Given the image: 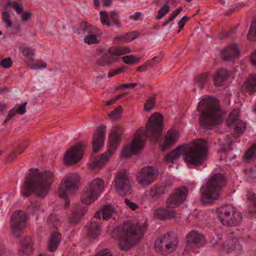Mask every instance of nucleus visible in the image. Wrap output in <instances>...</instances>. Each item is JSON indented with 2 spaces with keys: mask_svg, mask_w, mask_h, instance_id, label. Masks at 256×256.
I'll return each instance as SVG.
<instances>
[{
  "mask_svg": "<svg viewBox=\"0 0 256 256\" xmlns=\"http://www.w3.org/2000/svg\"><path fill=\"white\" fill-rule=\"evenodd\" d=\"M158 174V170L152 166L142 168L136 176L137 182L143 187L150 186L157 178Z\"/></svg>",
  "mask_w": 256,
  "mask_h": 256,
  "instance_id": "obj_15",
  "label": "nucleus"
},
{
  "mask_svg": "<svg viewBox=\"0 0 256 256\" xmlns=\"http://www.w3.org/2000/svg\"><path fill=\"white\" fill-rule=\"evenodd\" d=\"M163 58V56H155L150 60H147L144 64L140 66L137 68V70L138 72H146L149 68L155 66V64H153V60H156L158 62H160Z\"/></svg>",
  "mask_w": 256,
  "mask_h": 256,
  "instance_id": "obj_34",
  "label": "nucleus"
},
{
  "mask_svg": "<svg viewBox=\"0 0 256 256\" xmlns=\"http://www.w3.org/2000/svg\"><path fill=\"white\" fill-rule=\"evenodd\" d=\"M16 113V108H14L10 110L8 112L6 118L4 122V124H6L8 123V122L10 120V119H11L12 117H14L15 115V114Z\"/></svg>",
  "mask_w": 256,
  "mask_h": 256,
  "instance_id": "obj_54",
  "label": "nucleus"
},
{
  "mask_svg": "<svg viewBox=\"0 0 256 256\" xmlns=\"http://www.w3.org/2000/svg\"><path fill=\"white\" fill-rule=\"evenodd\" d=\"M96 256H112V253L107 249L99 252Z\"/></svg>",
  "mask_w": 256,
  "mask_h": 256,
  "instance_id": "obj_59",
  "label": "nucleus"
},
{
  "mask_svg": "<svg viewBox=\"0 0 256 256\" xmlns=\"http://www.w3.org/2000/svg\"><path fill=\"white\" fill-rule=\"evenodd\" d=\"M224 250H226L228 252H232L236 248L234 242L232 240H230L228 241H226L224 244Z\"/></svg>",
  "mask_w": 256,
  "mask_h": 256,
  "instance_id": "obj_48",
  "label": "nucleus"
},
{
  "mask_svg": "<svg viewBox=\"0 0 256 256\" xmlns=\"http://www.w3.org/2000/svg\"><path fill=\"white\" fill-rule=\"evenodd\" d=\"M79 30L82 31L84 34H88L93 33H98V28L90 24H88L86 22H82L80 26Z\"/></svg>",
  "mask_w": 256,
  "mask_h": 256,
  "instance_id": "obj_35",
  "label": "nucleus"
},
{
  "mask_svg": "<svg viewBox=\"0 0 256 256\" xmlns=\"http://www.w3.org/2000/svg\"><path fill=\"white\" fill-rule=\"evenodd\" d=\"M226 180L221 174H216L206 182V188L201 197L202 202L206 204L218 200L222 188L225 185Z\"/></svg>",
  "mask_w": 256,
  "mask_h": 256,
  "instance_id": "obj_6",
  "label": "nucleus"
},
{
  "mask_svg": "<svg viewBox=\"0 0 256 256\" xmlns=\"http://www.w3.org/2000/svg\"><path fill=\"white\" fill-rule=\"evenodd\" d=\"M190 20V18L187 16H184L178 22V26L180 28V30L178 32H180V30H182L184 25V24Z\"/></svg>",
  "mask_w": 256,
  "mask_h": 256,
  "instance_id": "obj_55",
  "label": "nucleus"
},
{
  "mask_svg": "<svg viewBox=\"0 0 256 256\" xmlns=\"http://www.w3.org/2000/svg\"><path fill=\"white\" fill-rule=\"evenodd\" d=\"M84 146V144H77L70 150H67L64 156V162L68 165L78 162L82 157Z\"/></svg>",
  "mask_w": 256,
  "mask_h": 256,
  "instance_id": "obj_16",
  "label": "nucleus"
},
{
  "mask_svg": "<svg viewBox=\"0 0 256 256\" xmlns=\"http://www.w3.org/2000/svg\"><path fill=\"white\" fill-rule=\"evenodd\" d=\"M248 175L252 178H256V168H250Z\"/></svg>",
  "mask_w": 256,
  "mask_h": 256,
  "instance_id": "obj_64",
  "label": "nucleus"
},
{
  "mask_svg": "<svg viewBox=\"0 0 256 256\" xmlns=\"http://www.w3.org/2000/svg\"><path fill=\"white\" fill-rule=\"evenodd\" d=\"M61 238V234L60 232L52 233L48 244V250L50 252H55L60 242Z\"/></svg>",
  "mask_w": 256,
  "mask_h": 256,
  "instance_id": "obj_26",
  "label": "nucleus"
},
{
  "mask_svg": "<svg viewBox=\"0 0 256 256\" xmlns=\"http://www.w3.org/2000/svg\"><path fill=\"white\" fill-rule=\"evenodd\" d=\"M164 126V118L162 114L154 113L149 118L146 123V130L140 128L134 134V140L130 148H124L122 155L128 157L131 154H136L144 147V143L148 138L153 144H156L160 138Z\"/></svg>",
  "mask_w": 256,
  "mask_h": 256,
  "instance_id": "obj_1",
  "label": "nucleus"
},
{
  "mask_svg": "<svg viewBox=\"0 0 256 256\" xmlns=\"http://www.w3.org/2000/svg\"><path fill=\"white\" fill-rule=\"evenodd\" d=\"M98 33H93L87 34L84 38V43L88 44H97L100 41L97 39L96 34Z\"/></svg>",
  "mask_w": 256,
  "mask_h": 256,
  "instance_id": "obj_39",
  "label": "nucleus"
},
{
  "mask_svg": "<svg viewBox=\"0 0 256 256\" xmlns=\"http://www.w3.org/2000/svg\"><path fill=\"white\" fill-rule=\"evenodd\" d=\"M122 133L121 126H113L109 138V147L108 152L102 154L100 157L96 158L92 163L93 168L100 167L104 166L110 159L112 154L116 151L120 141V136Z\"/></svg>",
  "mask_w": 256,
  "mask_h": 256,
  "instance_id": "obj_7",
  "label": "nucleus"
},
{
  "mask_svg": "<svg viewBox=\"0 0 256 256\" xmlns=\"http://www.w3.org/2000/svg\"><path fill=\"white\" fill-rule=\"evenodd\" d=\"M102 218L104 220H108L116 214V208L111 206H104L102 208Z\"/></svg>",
  "mask_w": 256,
  "mask_h": 256,
  "instance_id": "obj_33",
  "label": "nucleus"
},
{
  "mask_svg": "<svg viewBox=\"0 0 256 256\" xmlns=\"http://www.w3.org/2000/svg\"><path fill=\"white\" fill-rule=\"evenodd\" d=\"M12 62L10 58H7L3 59L0 63V66L5 68H8L12 66Z\"/></svg>",
  "mask_w": 256,
  "mask_h": 256,
  "instance_id": "obj_51",
  "label": "nucleus"
},
{
  "mask_svg": "<svg viewBox=\"0 0 256 256\" xmlns=\"http://www.w3.org/2000/svg\"><path fill=\"white\" fill-rule=\"evenodd\" d=\"M130 52V48L128 46H112L107 52L98 58L96 64L100 66H112L118 60L119 56Z\"/></svg>",
  "mask_w": 256,
  "mask_h": 256,
  "instance_id": "obj_12",
  "label": "nucleus"
},
{
  "mask_svg": "<svg viewBox=\"0 0 256 256\" xmlns=\"http://www.w3.org/2000/svg\"><path fill=\"white\" fill-rule=\"evenodd\" d=\"M124 202L126 205L130 208L131 210H136L137 208H138V206L136 204L134 203V202L130 201V200L128 198L124 199Z\"/></svg>",
  "mask_w": 256,
  "mask_h": 256,
  "instance_id": "obj_52",
  "label": "nucleus"
},
{
  "mask_svg": "<svg viewBox=\"0 0 256 256\" xmlns=\"http://www.w3.org/2000/svg\"><path fill=\"white\" fill-rule=\"evenodd\" d=\"M239 116V111L234 110L228 116L226 123L228 126H234L236 133H242L246 129V124L238 118Z\"/></svg>",
  "mask_w": 256,
  "mask_h": 256,
  "instance_id": "obj_18",
  "label": "nucleus"
},
{
  "mask_svg": "<svg viewBox=\"0 0 256 256\" xmlns=\"http://www.w3.org/2000/svg\"><path fill=\"white\" fill-rule=\"evenodd\" d=\"M146 226L144 224L128 222L122 228L120 246L121 250H126L136 244L144 236Z\"/></svg>",
  "mask_w": 256,
  "mask_h": 256,
  "instance_id": "obj_5",
  "label": "nucleus"
},
{
  "mask_svg": "<svg viewBox=\"0 0 256 256\" xmlns=\"http://www.w3.org/2000/svg\"><path fill=\"white\" fill-rule=\"evenodd\" d=\"M18 156V154L14 152H12L8 159L10 162H12Z\"/></svg>",
  "mask_w": 256,
  "mask_h": 256,
  "instance_id": "obj_62",
  "label": "nucleus"
},
{
  "mask_svg": "<svg viewBox=\"0 0 256 256\" xmlns=\"http://www.w3.org/2000/svg\"><path fill=\"white\" fill-rule=\"evenodd\" d=\"M238 54V50L236 44H232L222 50L220 56L224 61H232Z\"/></svg>",
  "mask_w": 256,
  "mask_h": 256,
  "instance_id": "obj_22",
  "label": "nucleus"
},
{
  "mask_svg": "<svg viewBox=\"0 0 256 256\" xmlns=\"http://www.w3.org/2000/svg\"><path fill=\"white\" fill-rule=\"evenodd\" d=\"M139 32H132L116 36L114 38V42L116 44H122L134 40L138 38Z\"/></svg>",
  "mask_w": 256,
  "mask_h": 256,
  "instance_id": "obj_24",
  "label": "nucleus"
},
{
  "mask_svg": "<svg viewBox=\"0 0 256 256\" xmlns=\"http://www.w3.org/2000/svg\"><path fill=\"white\" fill-rule=\"evenodd\" d=\"M122 72V70L120 68H116L110 72L108 74V78H111L116 74H118Z\"/></svg>",
  "mask_w": 256,
  "mask_h": 256,
  "instance_id": "obj_58",
  "label": "nucleus"
},
{
  "mask_svg": "<svg viewBox=\"0 0 256 256\" xmlns=\"http://www.w3.org/2000/svg\"><path fill=\"white\" fill-rule=\"evenodd\" d=\"M130 178L129 174L125 170H120L116 175L114 186L117 192L122 196L132 193Z\"/></svg>",
  "mask_w": 256,
  "mask_h": 256,
  "instance_id": "obj_13",
  "label": "nucleus"
},
{
  "mask_svg": "<svg viewBox=\"0 0 256 256\" xmlns=\"http://www.w3.org/2000/svg\"><path fill=\"white\" fill-rule=\"evenodd\" d=\"M221 223L226 226H232L238 224L242 220V214L230 205L218 208L216 211Z\"/></svg>",
  "mask_w": 256,
  "mask_h": 256,
  "instance_id": "obj_10",
  "label": "nucleus"
},
{
  "mask_svg": "<svg viewBox=\"0 0 256 256\" xmlns=\"http://www.w3.org/2000/svg\"><path fill=\"white\" fill-rule=\"evenodd\" d=\"M122 106H118V108H116L113 111H112L109 114L108 116L112 120H117L122 115Z\"/></svg>",
  "mask_w": 256,
  "mask_h": 256,
  "instance_id": "obj_43",
  "label": "nucleus"
},
{
  "mask_svg": "<svg viewBox=\"0 0 256 256\" xmlns=\"http://www.w3.org/2000/svg\"><path fill=\"white\" fill-rule=\"evenodd\" d=\"M122 59L124 63L128 64H136L140 60V58H136L134 55H128L124 56L122 58Z\"/></svg>",
  "mask_w": 256,
  "mask_h": 256,
  "instance_id": "obj_46",
  "label": "nucleus"
},
{
  "mask_svg": "<svg viewBox=\"0 0 256 256\" xmlns=\"http://www.w3.org/2000/svg\"><path fill=\"white\" fill-rule=\"evenodd\" d=\"M251 62L256 66V50L250 56Z\"/></svg>",
  "mask_w": 256,
  "mask_h": 256,
  "instance_id": "obj_63",
  "label": "nucleus"
},
{
  "mask_svg": "<svg viewBox=\"0 0 256 256\" xmlns=\"http://www.w3.org/2000/svg\"><path fill=\"white\" fill-rule=\"evenodd\" d=\"M110 16L112 22L118 28H121L122 25L120 22L118 13L116 11H112L110 12Z\"/></svg>",
  "mask_w": 256,
  "mask_h": 256,
  "instance_id": "obj_42",
  "label": "nucleus"
},
{
  "mask_svg": "<svg viewBox=\"0 0 256 256\" xmlns=\"http://www.w3.org/2000/svg\"><path fill=\"white\" fill-rule=\"evenodd\" d=\"M47 222L50 225H52L54 228H58L59 224V220L58 218L53 214H50L48 220Z\"/></svg>",
  "mask_w": 256,
  "mask_h": 256,
  "instance_id": "obj_47",
  "label": "nucleus"
},
{
  "mask_svg": "<svg viewBox=\"0 0 256 256\" xmlns=\"http://www.w3.org/2000/svg\"><path fill=\"white\" fill-rule=\"evenodd\" d=\"M170 6L168 4L164 5L158 11V14L156 16L157 19L162 18L169 11Z\"/></svg>",
  "mask_w": 256,
  "mask_h": 256,
  "instance_id": "obj_49",
  "label": "nucleus"
},
{
  "mask_svg": "<svg viewBox=\"0 0 256 256\" xmlns=\"http://www.w3.org/2000/svg\"><path fill=\"white\" fill-rule=\"evenodd\" d=\"M197 109L200 112L199 122L203 128L212 130L220 124L222 111L216 98L210 96L202 98L198 104Z\"/></svg>",
  "mask_w": 256,
  "mask_h": 256,
  "instance_id": "obj_3",
  "label": "nucleus"
},
{
  "mask_svg": "<svg viewBox=\"0 0 256 256\" xmlns=\"http://www.w3.org/2000/svg\"><path fill=\"white\" fill-rule=\"evenodd\" d=\"M54 178V172H39L38 168H31L22 186V196L28 197L34 194L37 198H44L48 194Z\"/></svg>",
  "mask_w": 256,
  "mask_h": 256,
  "instance_id": "obj_2",
  "label": "nucleus"
},
{
  "mask_svg": "<svg viewBox=\"0 0 256 256\" xmlns=\"http://www.w3.org/2000/svg\"><path fill=\"white\" fill-rule=\"evenodd\" d=\"M104 182L100 178H96L88 183L84 189L81 197L82 204H90L94 202L104 190Z\"/></svg>",
  "mask_w": 256,
  "mask_h": 256,
  "instance_id": "obj_9",
  "label": "nucleus"
},
{
  "mask_svg": "<svg viewBox=\"0 0 256 256\" xmlns=\"http://www.w3.org/2000/svg\"><path fill=\"white\" fill-rule=\"evenodd\" d=\"M26 213L22 210H16L12 214L10 220V229L15 237H20L22 231L26 226Z\"/></svg>",
  "mask_w": 256,
  "mask_h": 256,
  "instance_id": "obj_14",
  "label": "nucleus"
},
{
  "mask_svg": "<svg viewBox=\"0 0 256 256\" xmlns=\"http://www.w3.org/2000/svg\"><path fill=\"white\" fill-rule=\"evenodd\" d=\"M106 130V126L102 125L97 128L96 132L94 134L92 142L94 152H98L104 145Z\"/></svg>",
  "mask_w": 256,
  "mask_h": 256,
  "instance_id": "obj_19",
  "label": "nucleus"
},
{
  "mask_svg": "<svg viewBox=\"0 0 256 256\" xmlns=\"http://www.w3.org/2000/svg\"><path fill=\"white\" fill-rule=\"evenodd\" d=\"M248 38L251 41L256 40V18L251 23L250 30L248 34Z\"/></svg>",
  "mask_w": 256,
  "mask_h": 256,
  "instance_id": "obj_37",
  "label": "nucleus"
},
{
  "mask_svg": "<svg viewBox=\"0 0 256 256\" xmlns=\"http://www.w3.org/2000/svg\"><path fill=\"white\" fill-rule=\"evenodd\" d=\"M188 192V189L184 186L176 189L167 200L168 206L174 208L181 204L186 200Z\"/></svg>",
  "mask_w": 256,
  "mask_h": 256,
  "instance_id": "obj_17",
  "label": "nucleus"
},
{
  "mask_svg": "<svg viewBox=\"0 0 256 256\" xmlns=\"http://www.w3.org/2000/svg\"><path fill=\"white\" fill-rule=\"evenodd\" d=\"M21 52L24 56L28 60H33V56L34 55V50L30 48L26 47L20 48Z\"/></svg>",
  "mask_w": 256,
  "mask_h": 256,
  "instance_id": "obj_41",
  "label": "nucleus"
},
{
  "mask_svg": "<svg viewBox=\"0 0 256 256\" xmlns=\"http://www.w3.org/2000/svg\"><path fill=\"white\" fill-rule=\"evenodd\" d=\"M100 20L103 26H106L108 27L111 26L108 14L106 11L100 12Z\"/></svg>",
  "mask_w": 256,
  "mask_h": 256,
  "instance_id": "obj_44",
  "label": "nucleus"
},
{
  "mask_svg": "<svg viewBox=\"0 0 256 256\" xmlns=\"http://www.w3.org/2000/svg\"><path fill=\"white\" fill-rule=\"evenodd\" d=\"M2 20L6 24L8 27L11 28L12 26V22L10 20V15L8 12L6 11L2 12Z\"/></svg>",
  "mask_w": 256,
  "mask_h": 256,
  "instance_id": "obj_50",
  "label": "nucleus"
},
{
  "mask_svg": "<svg viewBox=\"0 0 256 256\" xmlns=\"http://www.w3.org/2000/svg\"><path fill=\"white\" fill-rule=\"evenodd\" d=\"M155 96L152 97H150L148 98L144 105V110L146 112L150 111L154 106L156 104Z\"/></svg>",
  "mask_w": 256,
  "mask_h": 256,
  "instance_id": "obj_45",
  "label": "nucleus"
},
{
  "mask_svg": "<svg viewBox=\"0 0 256 256\" xmlns=\"http://www.w3.org/2000/svg\"><path fill=\"white\" fill-rule=\"evenodd\" d=\"M178 243L176 234L174 232H168L156 239L154 242V248L158 253L166 255L174 252Z\"/></svg>",
  "mask_w": 256,
  "mask_h": 256,
  "instance_id": "obj_8",
  "label": "nucleus"
},
{
  "mask_svg": "<svg viewBox=\"0 0 256 256\" xmlns=\"http://www.w3.org/2000/svg\"><path fill=\"white\" fill-rule=\"evenodd\" d=\"M80 176L76 172L67 174L62 180L58 190L60 197H66L67 194L75 193L80 185Z\"/></svg>",
  "mask_w": 256,
  "mask_h": 256,
  "instance_id": "obj_11",
  "label": "nucleus"
},
{
  "mask_svg": "<svg viewBox=\"0 0 256 256\" xmlns=\"http://www.w3.org/2000/svg\"><path fill=\"white\" fill-rule=\"evenodd\" d=\"M87 212V208L84 206H78L76 210L72 212L68 220L70 224H75L79 222L82 216Z\"/></svg>",
  "mask_w": 256,
  "mask_h": 256,
  "instance_id": "obj_25",
  "label": "nucleus"
},
{
  "mask_svg": "<svg viewBox=\"0 0 256 256\" xmlns=\"http://www.w3.org/2000/svg\"><path fill=\"white\" fill-rule=\"evenodd\" d=\"M256 157V145L252 144L246 152L244 156V160L246 162Z\"/></svg>",
  "mask_w": 256,
  "mask_h": 256,
  "instance_id": "obj_38",
  "label": "nucleus"
},
{
  "mask_svg": "<svg viewBox=\"0 0 256 256\" xmlns=\"http://www.w3.org/2000/svg\"><path fill=\"white\" fill-rule=\"evenodd\" d=\"M28 212L32 214H38L40 212V204L37 202H30L28 206Z\"/></svg>",
  "mask_w": 256,
  "mask_h": 256,
  "instance_id": "obj_40",
  "label": "nucleus"
},
{
  "mask_svg": "<svg viewBox=\"0 0 256 256\" xmlns=\"http://www.w3.org/2000/svg\"><path fill=\"white\" fill-rule=\"evenodd\" d=\"M245 86L250 94L256 92V74L250 76L245 82Z\"/></svg>",
  "mask_w": 256,
  "mask_h": 256,
  "instance_id": "obj_36",
  "label": "nucleus"
},
{
  "mask_svg": "<svg viewBox=\"0 0 256 256\" xmlns=\"http://www.w3.org/2000/svg\"><path fill=\"white\" fill-rule=\"evenodd\" d=\"M26 102L22 104L18 109H16V112L20 115L24 114L26 112Z\"/></svg>",
  "mask_w": 256,
  "mask_h": 256,
  "instance_id": "obj_53",
  "label": "nucleus"
},
{
  "mask_svg": "<svg viewBox=\"0 0 256 256\" xmlns=\"http://www.w3.org/2000/svg\"><path fill=\"white\" fill-rule=\"evenodd\" d=\"M178 138V135L175 130H168L161 146V150L162 151H166L168 150L174 144Z\"/></svg>",
  "mask_w": 256,
  "mask_h": 256,
  "instance_id": "obj_23",
  "label": "nucleus"
},
{
  "mask_svg": "<svg viewBox=\"0 0 256 256\" xmlns=\"http://www.w3.org/2000/svg\"><path fill=\"white\" fill-rule=\"evenodd\" d=\"M166 192V186L164 184H156L154 185L150 190L149 196L153 200H156L160 196Z\"/></svg>",
  "mask_w": 256,
  "mask_h": 256,
  "instance_id": "obj_27",
  "label": "nucleus"
},
{
  "mask_svg": "<svg viewBox=\"0 0 256 256\" xmlns=\"http://www.w3.org/2000/svg\"><path fill=\"white\" fill-rule=\"evenodd\" d=\"M205 242L204 236L196 231L190 232L187 236L186 247L188 249L193 247L202 246Z\"/></svg>",
  "mask_w": 256,
  "mask_h": 256,
  "instance_id": "obj_20",
  "label": "nucleus"
},
{
  "mask_svg": "<svg viewBox=\"0 0 256 256\" xmlns=\"http://www.w3.org/2000/svg\"><path fill=\"white\" fill-rule=\"evenodd\" d=\"M46 64L44 62H38L33 64L32 68H46Z\"/></svg>",
  "mask_w": 256,
  "mask_h": 256,
  "instance_id": "obj_56",
  "label": "nucleus"
},
{
  "mask_svg": "<svg viewBox=\"0 0 256 256\" xmlns=\"http://www.w3.org/2000/svg\"><path fill=\"white\" fill-rule=\"evenodd\" d=\"M208 156V143L203 139H198L192 142L183 154L186 163L196 166L202 165L206 160Z\"/></svg>",
  "mask_w": 256,
  "mask_h": 256,
  "instance_id": "obj_4",
  "label": "nucleus"
},
{
  "mask_svg": "<svg viewBox=\"0 0 256 256\" xmlns=\"http://www.w3.org/2000/svg\"><path fill=\"white\" fill-rule=\"evenodd\" d=\"M31 18V14L30 12L24 13L22 16V21L24 22H27Z\"/></svg>",
  "mask_w": 256,
  "mask_h": 256,
  "instance_id": "obj_57",
  "label": "nucleus"
},
{
  "mask_svg": "<svg viewBox=\"0 0 256 256\" xmlns=\"http://www.w3.org/2000/svg\"><path fill=\"white\" fill-rule=\"evenodd\" d=\"M183 146H180L172 150L171 152L166 155L165 160L168 162H172L178 158L182 154Z\"/></svg>",
  "mask_w": 256,
  "mask_h": 256,
  "instance_id": "obj_32",
  "label": "nucleus"
},
{
  "mask_svg": "<svg viewBox=\"0 0 256 256\" xmlns=\"http://www.w3.org/2000/svg\"><path fill=\"white\" fill-rule=\"evenodd\" d=\"M32 251V246L30 238L28 236L24 238L21 243V246L18 250L20 256L30 255Z\"/></svg>",
  "mask_w": 256,
  "mask_h": 256,
  "instance_id": "obj_29",
  "label": "nucleus"
},
{
  "mask_svg": "<svg viewBox=\"0 0 256 256\" xmlns=\"http://www.w3.org/2000/svg\"><path fill=\"white\" fill-rule=\"evenodd\" d=\"M137 86L136 83H126L122 84V86L124 88H131Z\"/></svg>",
  "mask_w": 256,
  "mask_h": 256,
  "instance_id": "obj_61",
  "label": "nucleus"
},
{
  "mask_svg": "<svg viewBox=\"0 0 256 256\" xmlns=\"http://www.w3.org/2000/svg\"><path fill=\"white\" fill-rule=\"evenodd\" d=\"M230 76L229 72L226 69L220 68L218 70L214 77V84L217 86L222 84Z\"/></svg>",
  "mask_w": 256,
  "mask_h": 256,
  "instance_id": "obj_28",
  "label": "nucleus"
},
{
  "mask_svg": "<svg viewBox=\"0 0 256 256\" xmlns=\"http://www.w3.org/2000/svg\"><path fill=\"white\" fill-rule=\"evenodd\" d=\"M87 236L90 240H94L101 234L102 226L98 222L92 220L86 226Z\"/></svg>",
  "mask_w": 256,
  "mask_h": 256,
  "instance_id": "obj_21",
  "label": "nucleus"
},
{
  "mask_svg": "<svg viewBox=\"0 0 256 256\" xmlns=\"http://www.w3.org/2000/svg\"><path fill=\"white\" fill-rule=\"evenodd\" d=\"M210 81L209 73L204 72L196 76L194 80V84L200 89H202L204 86Z\"/></svg>",
  "mask_w": 256,
  "mask_h": 256,
  "instance_id": "obj_30",
  "label": "nucleus"
},
{
  "mask_svg": "<svg viewBox=\"0 0 256 256\" xmlns=\"http://www.w3.org/2000/svg\"><path fill=\"white\" fill-rule=\"evenodd\" d=\"M142 14L140 12H136L134 14L130 16V18L134 20H138L140 19Z\"/></svg>",
  "mask_w": 256,
  "mask_h": 256,
  "instance_id": "obj_60",
  "label": "nucleus"
},
{
  "mask_svg": "<svg viewBox=\"0 0 256 256\" xmlns=\"http://www.w3.org/2000/svg\"><path fill=\"white\" fill-rule=\"evenodd\" d=\"M154 215L160 219L164 220L173 218L174 212L166 208H160L154 211Z\"/></svg>",
  "mask_w": 256,
  "mask_h": 256,
  "instance_id": "obj_31",
  "label": "nucleus"
}]
</instances>
